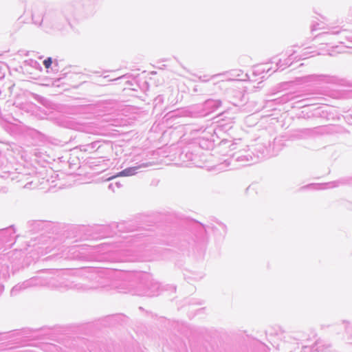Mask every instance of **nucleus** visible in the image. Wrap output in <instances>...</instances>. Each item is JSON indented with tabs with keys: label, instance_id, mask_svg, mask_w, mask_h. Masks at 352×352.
I'll list each match as a JSON object with an SVG mask.
<instances>
[{
	"label": "nucleus",
	"instance_id": "obj_2",
	"mask_svg": "<svg viewBox=\"0 0 352 352\" xmlns=\"http://www.w3.org/2000/svg\"><path fill=\"white\" fill-rule=\"evenodd\" d=\"M52 63V60L51 58H47V59H45L43 61V64H44L45 68H47V69H49L51 67Z\"/></svg>",
	"mask_w": 352,
	"mask_h": 352
},
{
	"label": "nucleus",
	"instance_id": "obj_3",
	"mask_svg": "<svg viewBox=\"0 0 352 352\" xmlns=\"http://www.w3.org/2000/svg\"><path fill=\"white\" fill-rule=\"evenodd\" d=\"M116 177H118V176L116 175ZM113 177H116V176L115 177H111V179H113Z\"/></svg>",
	"mask_w": 352,
	"mask_h": 352
},
{
	"label": "nucleus",
	"instance_id": "obj_1",
	"mask_svg": "<svg viewBox=\"0 0 352 352\" xmlns=\"http://www.w3.org/2000/svg\"><path fill=\"white\" fill-rule=\"evenodd\" d=\"M137 168H138L137 167H130V168H126V169L123 170L122 171L120 172L117 175V176L126 177V176L133 175H135Z\"/></svg>",
	"mask_w": 352,
	"mask_h": 352
}]
</instances>
